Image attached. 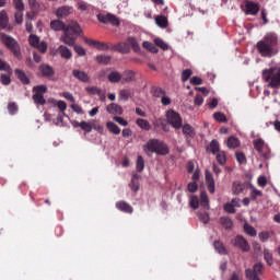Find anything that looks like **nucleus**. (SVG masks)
<instances>
[{
    "mask_svg": "<svg viewBox=\"0 0 280 280\" xmlns=\"http://www.w3.org/2000/svg\"><path fill=\"white\" fill-rule=\"evenodd\" d=\"M95 60L98 62V65H108L110 60H113V57L108 55H98L96 56Z\"/></svg>",
    "mask_w": 280,
    "mask_h": 280,
    "instance_id": "7c9ffc66",
    "label": "nucleus"
},
{
    "mask_svg": "<svg viewBox=\"0 0 280 280\" xmlns=\"http://www.w3.org/2000/svg\"><path fill=\"white\" fill-rule=\"evenodd\" d=\"M142 47L143 49H147V51H151V54H159V48L150 42H143Z\"/></svg>",
    "mask_w": 280,
    "mask_h": 280,
    "instance_id": "2f4dec72",
    "label": "nucleus"
},
{
    "mask_svg": "<svg viewBox=\"0 0 280 280\" xmlns=\"http://www.w3.org/2000/svg\"><path fill=\"white\" fill-rule=\"evenodd\" d=\"M240 147V140L235 137H230L228 139V148L235 149Z\"/></svg>",
    "mask_w": 280,
    "mask_h": 280,
    "instance_id": "a18cd8bd",
    "label": "nucleus"
},
{
    "mask_svg": "<svg viewBox=\"0 0 280 280\" xmlns=\"http://www.w3.org/2000/svg\"><path fill=\"white\" fill-rule=\"evenodd\" d=\"M243 11L245 14H250L252 16H256V14L259 13V3L246 0Z\"/></svg>",
    "mask_w": 280,
    "mask_h": 280,
    "instance_id": "1a4fd4ad",
    "label": "nucleus"
},
{
    "mask_svg": "<svg viewBox=\"0 0 280 280\" xmlns=\"http://www.w3.org/2000/svg\"><path fill=\"white\" fill-rule=\"evenodd\" d=\"M279 36L275 33H267L261 40L256 44V48L262 58H272L279 54Z\"/></svg>",
    "mask_w": 280,
    "mask_h": 280,
    "instance_id": "f257e3e1",
    "label": "nucleus"
},
{
    "mask_svg": "<svg viewBox=\"0 0 280 280\" xmlns=\"http://www.w3.org/2000/svg\"><path fill=\"white\" fill-rule=\"evenodd\" d=\"M223 209L226 213H235V206H233L232 203H225L223 206Z\"/></svg>",
    "mask_w": 280,
    "mask_h": 280,
    "instance_id": "774afa93",
    "label": "nucleus"
},
{
    "mask_svg": "<svg viewBox=\"0 0 280 280\" xmlns=\"http://www.w3.org/2000/svg\"><path fill=\"white\" fill-rule=\"evenodd\" d=\"M220 224L223 229H226V231H231V229H233V220L229 217H221Z\"/></svg>",
    "mask_w": 280,
    "mask_h": 280,
    "instance_id": "b1692460",
    "label": "nucleus"
},
{
    "mask_svg": "<svg viewBox=\"0 0 280 280\" xmlns=\"http://www.w3.org/2000/svg\"><path fill=\"white\" fill-rule=\"evenodd\" d=\"M143 152L150 156L151 154H160L161 156H165V154L170 153V149H167V144H164L163 141L159 139H151L143 147Z\"/></svg>",
    "mask_w": 280,
    "mask_h": 280,
    "instance_id": "f03ea898",
    "label": "nucleus"
},
{
    "mask_svg": "<svg viewBox=\"0 0 280 280\" xmlns=\"http://www.w3.org/2000/svg\"><path fill=\"white\" fill-rule=\"evenodd\" d=\"M106 110L107 113H109V115H121L124 113V109L121 108V106H119L116 103H112L107 105Z\"/></svg>",
    "mask_w": 280,
    "mask_h": 280,
    "instance_id": "aec40b11",
    "label": "nucleus"
},
{
    "mask_svg": "<svg viewBox=\"0 0 280 280\" xmlns=\"http://www.w3.org/2000/svg\"><path fill=\"white\" fill-rule=\"evenodd\" d=\"M183 132L186 137H190V138L196 137V129H194V127L189 124H185L183 126Z\"/></svg>",
    "mask_w": 280,
    "mask_h": 280,
    "instance_id": "cd10ccee",
    "label": "nucleus"
},
{
    "mask_svg": "<svg viewBox=\"0 0 280 280\" xmlns=\"http://www.w3.org/2000/svg\"><path fill=\"white\" fill-rule=\"evenodd\" d=\"M166 119L170 126L175 128V130H180V128H183V118L178 112L173 109L166 112Z\"/></svg>",
    "mask_w": 280,
    "mask_h": 280,
    "instance_id": "423d86ee",
    "label": "nucleus"
},
{
    "mask_svg": "<svg viewBox=\"0 0 280 280\" xmlns=\"http://www.w3.org/2000/svg\"><path fill=\"white\" fill-rule=\"evenodd\" d=\"M254 150L260 154L261 158L265 160L270 159V148L268 144H266V141L264 139L258 138L253 141Z\"/></svg>",
    "mask_w": 280,
    "mask_h": 280,
    "instance_id": "39448f33",
    "label": "nucleus"
},
{
    "mask_svg": "<svg viewBox=\"0 0 280 280\" xmlns=\"http://www.w3.org/2000/svg\"><path fill=\"white\" fill-rule=\"evenodd\" d=\"M243 191H244V185H242V183H240V182H234L233 187H232V194L237 196V195L242 194Z\"/></svg>",
    "mask_w": 280,
    "mask_h": 280,
    "instance_id": "e433bc0d",
    "label": "nucleus"
},
{
    "mask_svg": "<svg viewBox=\"0 0 280 280\" xmlns=\"http://www.w3.org/2000/svg\"><path fill=\"white\" fill-rule=\"evenodd\" d=\"M209 150H210L211 154L220 153L221 152L220 151V142H218V140H211Z\"/></svg>",
    "mask_w": 280,
    "mask_h": 280,
    "instance_id": "72a5a7b5",
    "label": "nucleus"
},
{
    "mask_svg": "<svg viewBox=\"0 0 280 280\" xmlns=\"http://www.w3.org/2000/svg\"><path fill=\"white\" fill-rule=\"evenodd\" d=\"M95 47L98 49V51H108V49H110V47H108V44L102 42H96Z\"/></svg>",
    "mask_w": 280,
    "mask_h": 280,
    "instance_id": "bf43d9fd",
    "label": "nucleus"
},
{
    "mask_svg": "<svg viewBox=\"0 0 280 280\" xmlns=\"http://www.w3.org/2000/svg\"><path fill=\"white\" fill-rule=\"evenodd\" d=\"M121 78H124V75H121V73H119V71H112L108 74L107 80H109V82H112V84H117L118 82H121Z\"/></svg>",
    "mask_w": 280,
    "mask_h": 280,
    "instance_id": "4be33fe9",
    "label": "nucleus"
},
{
    "mask_svg": "<svg viewBox=\"0 0 280 280\" xmlns=\"http://www.w3.org/2000/svg\"><path fill=\"white\" fill-rule=\"evenodd\" d=\"M264 257H265V261H267L268 266H272V253H270V250H268V249H265Z\"/></svg>",
    "mask_w": 280,
    "mask_h": 280,
    "instance_id": "6e6d98bb",
    "label": "nucleus"
},
{
    "mask_svg": "<svg viewBox=\"0 0 280 280\" xmlns=\"http://www.w3.org/2000/svg\"><path fill=\"white\" fill-rule=\"evenodd\" d=\"M234 246L243 250V253H248V250H250V245L248 244V241H246V238H244V236L242 235H237L234 238Z\"/></svg>",
    "mask_w": 280,
    "mask_h": 280,
    "instance_id": "9d476101",
    "label": "nucleus"
},
{
    "mask_svg": "<svg viewBox=\"0 0 280 280\" xmlns=\"http://www.w3.org/2000/svg\"><path fill=\"white\" fill-rule=\"evenodd\" d=\"M97 21L100 23L115 25L116 27H119V19L110 13L107 14H98L97 15Z\"/></svg>",
    "mask_w": 280,
    "mask_h": 280,
    "instance_id": "6e6552de",
    "label": "nucleus"
},
{
    "mask_svg": "<svg viewBox=\"0 0 280 280\" xmlns=\"http://www.w3.org/2000/svg\"><path fill=\"white\" fill-rule=\"evenodd\" d=\"M33 102L35 104H39L40 106H43L44 104L47 103V101L45 100V96L43 94H40V93H35L33 95Z\"/></svg>",
    "mask_w": 280,
    "mask_h": 280,
    "instance_id": "58836bf2",
    "label": "nucleus"
},
{
    "mask_svg": "<svg viewBox=\"0 0 280 280\" xmlns=\"http://www.w3.org/2000/svg\"><path fill=\"white\" fill-rule=\"evenodd\" d=\"M60 40L65 43V45H68L69 47H73L75 45V37L71 34L69 31H65L63 34L60 37Z\"/></svg>",
    "mask_w": 280,
    "mask_h": 280,
    "instance_id": "4468645a",
    "label": "nucleus"
},
{
    "mask_svg": "<svg viewBox=\"0 0 280 280\" xmlns=\"http://www.w3.org/2000/svg\"><path fill=\"white\" fill-rule=\"evenodd\" d=\"M113 51H118L119 54H130V45L125 42H120L110 47Z\"/></svg>",
    "mask_w": 280,
    "mask_h": 280,
    "instance_id": "9b49d317",
    "label": "nucleus"
},
{
    "mask_svg": "<svg viewBox=\"0 0 280 280\" xmlns=\"http://www.w3.org/2000/svg\"><path fill=\"white\" fill-rule=\"evenodd\" d=\"M72 75H73V78H75L80 82H84V83L91 82V78L84 71L73 70Z\"/></svg>",
    "mask_w": 280,
    "mask_h": 280,
    "instance_id": "2eb2a0df",
    "label": "nucleus"
},
{
    "mask_svg": "<svg viewBox=\"0 0 280 280\" xmlns=\"http://www.w3.org/2000/svg\"><path fill=\"white\" fill-rule=\"evenodd\" d=\"M69 14H71V8L70 7H60L57 11H56V15L58 16V19H66V16H69Z\"/></svg>",
    "mask_w": 280,
    "mask_h": 280,
    "instance_id": "5701e85b",
    "label": "nucleus"
},
{
    "mask_svg": "<svg viewBox=\"0 0 280 280\" xmlns=\"http://www.w3.org/2000/svg\"><path fill=\"white\" fill-rule=\"evenodd\" d=\"M246 235H249V237H257V230H255V228H253V225L245 223L243 226Z\"/></svg>",
    "mask_w": 280,
    "mask_h": 280,
    "instance_id": "c756f323",
    "label": "nucleus"
},
{
    "mask_svg": "<svg viewBox=\"0 0 280 280\" xmlns=\"http://www.w3.org/2000/svg\"><path fill=\"white\" fill-rule=\"evenodd\" d=\"M155 23L158 27L165 28L167 27V18H165V15H158L155 18Z\"/></svg>",
    "mask_w": 280,
    "mask_h": 280,
    "instance_id": "f704fd0d",
    "label": "nucleus"
},
{
    "mask_svg": "<svg viewBox=\"0 0 280 280\" xmlns=\"http://www.w3.org/2000/svg\"><path fill=\"white\" fill-rule=\"evenodd\" d=\"M14 72L18 79H20L22 84H30V78H27V74H25V71L21 69H15Z\"/></svg>",
    "mask_w": 280,
    "mask_h": 280,
    "instance_id": "a878e982",
    "label": "nucleus"
},
{
    "mask_svg": "<svg viewBox=\"0 0 280 280\" xmlns=\"http://www.w3.org/2000/svg\"><path fill=\"white\" fill-rule=\"evenodd\" d=\"M129 97H132V91L128 89H122L119 91L118 100H120V102H128Z\"/></svg>",
    "mask_w": 280,
    "mask_h": 280,
    "instance_id": "393cba45",
    "label": "nucleus"
},
{
    "mask_svg": "<svg viewBox=\"0 0 280 280\" xmlns=\"http://www.w3.org/2000/svg\"><path fill=\"white\" fill-rule=\"evenodd\" d=\"M197 215H198L200 222H202V224H207L211 220V218L209 217V213H207V212H198Z\"/></svg>",
    "mask_w": 280,
    "mask_h": 280,
    "instance_id": "09e8293b",
    "label": "nucleus"
},
{
    "mask_svg": "<svg viewBox=\"0 0 280 280\" xmlns=\"http://www.w3.org/2000/svg\"><path fill=\"white\" fill-rule=\"evenodd\" d=\"M30 45L31 47L37 48L40 45V39L36 35H30Z\"/></svg>",
    "mask_w": 280,
    "mask_h": 280,
    "instance_id": "864d4df0",
    "label": "nucleus"
},
{
    "mask_svg": "<svg viewBox=\"0 0 280 280\" xmlns=\"http://www.w3.org/2000/svg\"><path fill=\"white\" fill-rule=\"evenodd\" d=\"M86 93H89V95H101L102 94V89L97 88V86H88L85 88Z\"/></svg>",
    "mask_w": 280,
    "mask_h": 280,
    "instance_id": "49530a36",
    "label": "nucleus"
},
{
    "mask_svg": "<svg viewBox=\"0 0 280 280\" xmlns=\"http://www.w3.org/2000/svg\"><path fill=\"white\" fill-rule=\"evenodd\" d=\"M39 71L43 75V78H54L56 71H54V68L49 65L42 63L39 66Z\"/></svg>",
    "mask_w": 280,
    "mask_h": 280,
    "instance_id": "f8f14e48",
    "label": "nucleus"
},
{
    "mask_svg": "<svg viewBox=\"0 0 280 280\" xmlns=\"http://www.w3.org/2000/svg\"><path fill=\"white\" fill-rule=\"evenodd\" d=\"M249 189H250V191H252V199H253V200H257V196H259V197L264 196V194L261 192V190L255 188L254 185H250V186H249Z\"/></svg>",
    "mask_w": 280,
    "mask_h": 280,
    "instance_id": "de8ad7c7",
    "label": "nucleus"
},
{
    "mask_svg": "<svg viewBox=\"0 0 280 280\" xmlns=\"http://www.w3.org/2000/svg\"><path fill=\"white\" fill-rule=\"evenodd\" d=\"M145 170V162L143 161V156L139 155L137 159V171L143 172Z\"/></svg>",
    "mask_w": 280,
    "mask_h": 280,
    "instance_id": "3c124183",
    "label": "nucleus"
},
{
    "mask_svg": "<svg viewBox=\"0 0 280 280\" xmlns=\"http://www.w3.org/2000/svg\"><path fill=\"white\" fill-rule=\"evenodd\" d=\"M50 28H52L54 32H65V30H67V25L60 20H52L50 22Z\"/></svg>",
    "mask_w": 280,
    "mask_h": 280,
    "instance_id": "a211bd4d",
    "label": "nucleus"
},
{
    "mask_svg": "<svg viewBox=\"0 0 280 280\" xmlns=\"http://www.w3.org/2000/svg\"><path fill=\"white\" fill-rule=\"evenodd\" d=\"M58 51L61 58H65V60H71L72 52H71V49H69L67 46L65 45L59 46Z\"/></svg>",
    "mask_w": 280,
    "mask_h": 280,
    "instance_id": "412c9836",
    "label": "nucleus"
},
{
    "mask_svg": "<svg viewBox=\"0 0 280 280\" xmlns=\"http://www.w3.org/2000/svg\"><path fill=\"white\" fill-rule=\"evenodd\" d=\"M128 45H130L133 49V51H141V46L139 45V42L135 37H129L127 39Z\"/></svg>",
    "mask_w": 280,
    "mask_h": 280,
    "instance_id": "ea45409f",
    "label": "nucleus"
},
{
    "mask_svg": "<svg viewBox=\"0 0 280 280\" xmlns=\"http://www.w3.org/2000/svg\"><path fill=\"white\" fill-rule=\"evenodd\" d=\"M113 119L116 121V124H119V126H128V120L124 119L122 117L114 116Z\"/></svg>",
    "mask_w": 280,
    "mask_h": 280,
    "instance_id": "e2e57ef3",
    "label": "nucleus"
},
{
    "mask_svg": "<svg viewBox=\"0 0 280 280\" xmlns=\"http://www.w3.org/2000/svg\"><path fill=\"white\" fill-rule=\"evenodd\" d=\"M65 32H73V34H77V36L82 35V28H80V24L73 21L66 26Z\"/></svg>",
    "mask_w": 280,
    "mask_h": 280,
    "instance_id": "dca6fc26",
    "label": "nucleus"
},
{
    "mask_svg": "<svg viewBox=\"0 0 280 280\" xmlns=\"http://www.w3.org/2000/svg\"><path fill=\"white\" fill-rule=\"evenodd\" d=\"M106 126L109 132H112L113 135H121V129L115 122L107 121Z\"/></svg>",
    "mask_w": 280,
    "mask_h": 280,
    "instance_id": "c85d7f7f",
    "label": "nucleus"
},
{
    "mask_svg": "<svg viewBox=\"0 0 280 280\" xmlns=\"http://www.w3.org/2000/svg\"><path fill=\"white\" fill-rule=\"evenodd\" d=\"M47 92V85H35L33 88V93H46Z\"/></svg>",
    "mask_w": 280,
    "mask_h": 280,
    "instance_id": "052dcab7",
    "label": "nucleus"
},
{
    "mask_svg": "<svg viewBox=\"0 0 280 280\" xmlns=\"http://www.w3.org/2000/svg\"><path fill=\"white\" fill-rule=\"evenodd\" d=\"M137 80L136 73L132 70H127L122 73V84H128L130 82H135Z\"/></svg>",
    "mask_w": 280,
    "mask_h": 280,
    "instance_id": "6ab92c4d",
    "label": "nucleus"
},
{
    "mask_svg": "<svg viewBox=\"0 0 280 280\" xmlns=\"http://www.w3.org/2000/svg\"><path fill=\"white\" fill-rule=\"evenodd\" d=\"M0 71H5V73H9V75H11L12 73V67H10L9 63L3 61V59L1 58H0Z\"/></svg>",
    "mask_w": 280,
    "mask_h": 280,
    "instance_id": "37998d69",
    "label": "nucleus"
},
{
    "mask_svg": "<svg viewBox=\"0 0 280 280\" xmlns=\"http://www.w3.org/2000/svg\"><path fill=\"white\" fill-rule=\"evenodd\" d=\"M14 20L18 25H21V23H23V11L15 12Z\"/></svg>",
    "mask_w": 280,
    "mask_h": 280,
    "instance_id": "0e129e2a",
    "label": "nucleus"
},
{
    "mask_svg": "<svg viewBox=\"0 0 280 280\" xmlns=\"http://www.w3.org/2000/svg\"><path fill=\"white\" fill-rule=\"evenodd\" d=\"M0 82H1V84H3L4 86H8L9 84L12 83V79H10L9 75L2 73V74L0 75Z\"/></svg>",
    "mask_w": 280,
    "mask_h": 280,
    "instance_id": "13d9d810",
    "label": "nucleus"
},
{
    "mask_svg": "<svg viewBox=\"0 0 280 280\" xmlns=\"http://www.w3.org/2000/svg\"><path fill=\"white\" fill-rule=\"evenodd\" d=\"M8 12L5 10H2L0 12V30H8Z\"/></svg>",
    "mask_w": 280,
    "mask_h": 280,
    "instance_id": "bb28decb",
    "label": "nucleus"
},
{
    "mask_svg": "<svg viewBox=\"0 0 280 280\" xmlns=\"http://www.w3.org/2000/svg\"><path fill=\"white\" fill-rule=\"evenodd\" d=\"M154 43H155L156 47H160V49H163V51H167V49H170V45H167V43H165L161 38H155Z\"/></svg>",
    "mask_w": 280,
    "mask_h": 280,
    "instance_id": "c03bdc74",
    "label": "nucleus"
},
{
    "mask_svg": "<svg viewBox=\"0 0 280 280\" xmlns=\"http://www.w3.org/2000/svg\"><path fill=\"white\" fill-rule=\"evenodd\" d=\"M217 161L220 165H225L226 163V153L224 151H219L217 154Z\"/></svg>",
    "mask_w": 280,
    "mask_h": 280,
    "instance_id": "8fccbe9b",
    "label": "nucleus"
},
{
    "mask_svg": "<svg viewBox=\"0 0 280 280\" xmlns=\"http://www.w3.org/2000/svg\"><path fill=\"white\" fill-rule=\"evenodd\" d=\"M153 95L154 97H161L165 95V90L161 89V88H154L153 89Z\"/></svg>",
    "mask_w": 280,
    "mask_h": 280,
    "instance_id": "680f3d73",
    "label": "nucleus"
},
{
    "mask_svg": "<svg viewBox=\"0 0 280 280\" xmlns=\"http://www.w3.org/2000/svg\"><path fill=\"white\" fill-rule=\"evenodd\" d=\"M0 38L7 49H10L15 58H21V46L19 45V42L14 39V37L5 33H0Z\"/></svg>",
    "mask_w": 280,
    "mask_h": 280,
    "instance_id": "20e7f679",
    "label": "nucleus"
},
{
    "mask_svg": "<svg viewBox=\"0 0 280 280\" xmlns=\"http://www.w3.org/2000/svg\"><path fill=\"white\" fill-rule=\"evenodd\" d=\"M213 119L215 121H219L220 124H226V121H228L226 115H224V113H220V112H217L213 114Z\"/></svg>",
    "mask_w": 280,
    "mask_h": 280,
    "instance_id": "a19ab883",
    "label": "nucleus"
},
{
    "mask_svg": "<svg viewBox=\"0 0 280 280\" xmlns=\"http://www.w3.org/2000/svg\"><path fill=\"white\" fill-rule=\"evenodd\" d=\"M137 125L142 130H150V128H151L150 122L145 119H142V118L137 119Z\"/></svg>",
    "mask_w": 280,
    "mask_h": 280,
    "instance_id": "79ce46f5",
    "label": "nucleus"
},
{
    "mask_svg": "<svg viewBox=\"0 0 280 280\" xmlns=\"http://www.w3.org/2000/svg\"><path fill=\"white\" fill-rule=\"evenodd\" d=\"M116 209H118V211H122L124 213H132V211H135L132 206L126 201L116 202Z\"/></svg>",
    "mask_w": 280,
    "mask_h": 280,
    "instance_id": "f3484780",
    "label": "nucleus"
},
{
    "mask_svg": "<svg viewBox=\"0 0 280 280\" xmlns=\"http://www.w3.org/2000/svg\"><path fill=\"white\" fill-rule=\"evenodd\" d=\"M259 275H264V264L258 262L253 266V269L245 270V277L248 280H261Z\"/></svg>",
    "mask_w": 280,
    "mask_h": 280,
    "instance_id": "0eeeda50",
    "label": "nucleus"
},
{
    "mask_svg": "<svg viewBox=\"0 0 280 280\" xmlns=\"http://www.w3.org/2000/svg\"><path fill=\"white\" fill-rule=\"evenodd\" d=\"M235 158L236 161L241 164V165H246V155L242 152H236L235 153Z\"/></svg>",
    "mask_w": 280,
    "mask_h": 280,
    "instance_id": "5fc2aeb1",
    "label": "nucleus"
},
{
    "mask_svg": "<svg viewBox=\"0 0 280 280\" xmlns=\"http://www.w3.org/2000/svg\"><path fill=\"white\" fill-rule=\"evenodd\" d=\"M13 3L18 12H25V4L23 3V0H13Z\"/></svg>",
    "mask_w": 280,
    "mask_h": 280,
    "instance_id": "603ef678",
    "label": "nucleus"
},
{
    "mask_svg": "<svg viewBox=\"0 0 280 280\" xmlns=\"http://www.w3.org/2000/svg\"><path fill=\"white\" fill-rule=\"evenodd\" d=\"M206 185L210 194H215V179H213V175L209 171H206Z\"/></svg>",
    "mask_w": 280,
    "mask_h": 280,
    "instance_id": "ddd939ff",
    "label": "nucleus"
},
{
    "mask_svg": "<svg viewBox=\"0 0 280 280\" xmlns=\"http://www.w3.org/2000/svg\"><path fill=\"white\" fill-rule=\"evenodd\" d=\"M262 80L268 83L269 89H280V65L262 70Z\"/></svg>",
    "mask_w": 280,
    "mask_h": 280,
    "instance_id": "7ed1b4c3",
    "label": "nucleus"
},
{
    "mask_svg": "<svg viewBox=\"0 0 280 280\" xmlns=\"http://www.w3.org/2000/svg\"><path fill=\"white\" fill-rule=\"evenodd\" d=\"M191 73L192 72L189 69L184 70L182 73V81L187 82V80H189V78H191Z\"/></svg>",
    "mask_w": 280,
    "mask_h": 280,
    "instance_id": "69168bd1",
    "label": "nucleus"
},
{
    "mask_svg": "<svg viewBox=\"0 0 280 280\" xmlns=\"http://www.w3.org/2000/svg\"><path fill=\"white\" fill-rule=\"evenodd\" d=\"M80 128L81 130H83L84 135H89L90 132L93 131V125H91V122H88L85 120H82L80 122Z\"/></svg>",
    "mask_w": 280,
    "mask_h": 280,
    "instance_id": "473e14b6",
    "label": "nucleus"
},
{
    "mask_svg": "<svg viewBox=\"0 0 280 280\" xmlns=\"http://www.w3.org/2000/svg\"><path fill=\"white\" fill-rule=\"evenodd\" d=\"M189 206L191 207V209H198L200 207V202L198 201V198L196 196L190 197Z\"/></svg>",
    "mask_w": 280,
    "mask_h": 280,
    "instance_id": "4d7b16f0",
    "label": "nucleus"
},
{
    "mask_svg": "<svg viewBox=\"0 0 280 280\" xmlns=\"http://www.w3.org/2000/svg\"><path fill=\"white\" fill-rule=\"evenodd\" d=\"M8 110L10 115H15L16 110H19V107L16 106V103H9Z\"/></svg>",
    "mask_w": 280,
    "mask_h": 280,
    "instance_id": "338daca9",
    "label": "nucleus"
},
{
    "mask_svg": "<svg viewBox=\"0 0 280 280\" xmlns=\"http://www.w3.org/2000/svg\"><path fill=\"white\" fill-rule=\"evenodd\" d=\"M200 205L203 209H209V195H207V191L200 194Z\"/></svg>",
    "mask_w": 280,
    "mask_h": 280,
    "instance_id": "c9c22d12",
    "label": "nucleus"
},
{
    "mask_svg": "<svg viewBox=\"0 0 280 280\" xmlns=\"http://www.w3.org/2000/svg\"><path fill=\"white\" fill-rule=\"evenodd\" d=\"M213 247L215 248L217 252L220 253V255H226V247H224V244H222V242L214 241Z\"/></svg>",
    "mask_w": 280,
    "mask_h": 280,
    "instance_id": "4c0bfd02",
    "label": "nucleus"
}]
</instances>
